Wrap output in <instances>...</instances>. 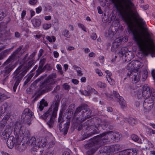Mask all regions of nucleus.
<instances>
[{"label":"nucleus","instance_id":"1","mask_svg":"<svg viewBox=\"0 0 155 155\" xmlns=\"http://www.w3.org/2000/svg\"><path fill=\"white\" fill-rule=\"evenodd\" d=\"M129 34L132 33L133 39L136 42L143 55L147 56L150 54L152 57H155V46L153 39L148 36L143 40L136 28L132 25H129L127 28Z\"/></svg>","mask_w":155,"mask_h":155},{"label":"nucleus","instance_id":"2","mask_svg":"<svg viewBox=\"0 0 155 155\" xmlns=\"http://www.w3.org/2000/svg\"><path fill=\"white\" fill-rule=\"evenodd\" d=\"M117 11L119 13L122 17L125 19L128 18L130 15V12H132L131 9L134 10V14L138 16V13L135 9L134 4L130 0H122L125 4L124 5L121 2L117 0H112Z\"/></svg>","mask_w":155,"mask_h":155},{"label":"nucleus","instance_id":"3","mask_svg":"<svg viewBox=\"0 0 155 155\" xmlns=\"http://www.w3.org/2000/svg\"><path fill=\"white\" fill-rule=\"evenodd\" d=\"M56 77V74L52 73L41 83L33 102H35L41 95L52 90L53 88L52 85L55 84L57 82L56 80L54 79Z\"/></svg>","mask_w":155,"mask_h":155},{"label":"nucleus","instance_id":"4","mask_svg":"<svg viewBox=\"0 0 155 155\" xmlns=\"http://www.w3.org/2000/svg\"><path fill=\"white\" fill-rule=\"evenodd\" d=\"M34 63V61L31 60L28 62V64H27L25 68L21 69V67L20 66L15 71L14 73V75L12 79L13 83L14 84L13 90L14 92L16 91V88L23 77L33 65Z\"/></svg>","mask_w":155,"mask_h":155},{"label":"nucleus","instance_id":"5","mask_svg":"<svg viewBox=\"0 0 155 155\" xmlns=\"http://www.w3.org/2000/svg\"><path fill=\"white\" fill-rule=\"evenodd\" d=\"M54 102V104L51 106V107H53V110H52V108H50L43 115L41 116V117L44 120H45L48 117H49L50 120L47 123L50 128L52 127L53 126L54 120L56 116L60 101L57 100Z\"/></svg>","mask_w":155,"mask_h":155},{"label":"nucleus","instance_id":"6","mask_svg":"<svg viewBox=\"0 0 155 155\" xmlns=\"http://www.w3.org/2000/svg\"><path fill=\"white\" fill-rule=\"evenodd\" d=\"M106 133H104L101 134L95 137L93 139H91L89 140L88 143L86 144L84 147L86 149H92L95 145H102L103 143H105L107 142V138L106 136L102 138V136L104 135Z\"/></svg>","mask_w":155,"mask_h":155},{"label":"nucleus","instance_id":"7","mask_svg":"<svg viewBox=\"0 0 155 155\" xmlns=\"http://www.w3.org/2000/svg\"><path fill=\"white\" fill-rule=\"evenodd\" d=\"M63 115V110H61L59 117L58 120V123L59 126V130L61 131L63 133V134L65 135L66 134L67 132L68 129L70 126V121L69 120H67V122L64 124V127L63 128H62V124L64 121V117ZM67 118L68 120L70 119L71 117L69 116H67Z\"/></svg>","mask_w":155,"mask_h":155},{"label":"nucleus","instance_id":"8","mask_svg":"<svg viewBox=\"0 0 155 155\" xmlns=\"http://www.w3.org/2000/svg\"><path fill=\"white\" fill-rule=\"evenodd\" d=\"M34 116L33 113L29 109L26 108L23 111L21 115V121L25 124L30 125Z\"/></svg>","mask_w":155,"mask_h":155},{"label":"nucleus","instance_id":"9","mask_svg":"<svg viewBox=\"0 0 155 155\" xmlns=\"http://www.w3.org/2000/svg\"><path fill=\"white\" fill-rule=\"evenodd\" d=\"M84 110L81 112L80 115L79 119L81 121H84L86 119L90 117L91 114V110L88 108V105L86 104V107L84 108Z\"/></svg>","mask_w":155,"mask_h":155},{"label":"nucleus","instance_id":"10","mask_svg":"<svg viewBox=\"0 0 155 155\" xmlns=\"http://www.w3.org/2000/svg\"><path fill=\"white\" fill-rule=\"evenodd\" d=\"M104 133H107L105 134L102 136V137H103L104 136V137L106 136L107 137V140H108V137L107 136L105 135L107 134H111L112 133V134L111 135H109V136L110 137L111 139H113V140H117V141L119 140H120V138H121V136L120 135V134H119L118 132H113L112 131H107L106 132H105Z\"/></svg>","mask_w":155,"mask_h":155},{"label":"nucleus","instance_id":"11","mask_svg":"<svg viewBox=\"0 0 155 155\" xmlns=\"http://www.w3.org/2000/svg\"><path fill=\"white\" fill-rule=\"evenodd\" d=\"M15 66L14 64H9L7 66L4 68V69L1 71V74L5 77L6 76L5 79H6L8 78V74L15 68Z\"/></svg>","mask_w":155,"mask_h":155},{"label":"nucleus","instance_id":"12","mask_svg":"<svg viewBox=\"0 0 155 155\" xmlns=\"http://www.w3.org/2000/svg\"><path fill=\"white\" fill-rule=\"evenodd\" d=\"M17 136L16 138H18L19 136L22 137L24 136L25 137H28L30 135L29 131L25 129L23 127L21 129L19 130V133L18 134H15Z\"/></svg>","mask_w":155,"mask_h":155},{"label":"nucleus","instance_id":"13","mask_svg":"<svg viewBox=\"0 0 155 155\" xmlns=\"http://www.w3.org/2000/svg\"><path fill=\"white\" fill-rule=\"evenodd\" d=\"M142 88V96L144 97V98H148L151 95L152 92L150 88L147 85H145Z\"/></svg>","mask_w":155,"mask_h":155},{"label":"nucleus","instance_id":"14","mask_svg":"<svg viewBox=\"0 0 155 155\" xmlns=\"http://www.w3.org/2000/svg\"><path fill=\"white\" fill-rule=\"evenodd\" d=\"M143 66L141 62L137 60L132 61L128 65V66L130 67L131 68L136 69H139Z\"/></svg>","mask_w":155,"mask_h":155},{"label":"nucleus","instance_id":"15","mask_svg":"<svg viewBox=\"0 0 155 155\" xmlns=\"http://www.w3.org/2000/svg\"><path fill=\"white\" fill-rule=\"evenodd\" d=\"M16 140L17 141V142H16L15 145L16 149L20 152L25 150L26 148V145L23 143L21 144L20 143V141L19 140V139L18 138H16Z\"/></svg>","mask_w":155,"mask_h":155},{"label":"nucleus","instance_id":"16","mask_svg":"<svg viewBox=\"0 0 155 155\" xmlns=\"http://www.w3.org/2000/svg\"><path fill=\"white\" fill-rule=\"evenodd\" d=\"M90 122V121H87V122H86L85 123L84 126H87L86 127H84V128L86 129V130H99V125H91Z\"/></svg>","mask_w":155,"mask_h":155},{"label":"nucleus","instance_id":"17","mask_svg":"<svg viewBox=\"0 0 155 155\" xmlns=\"http://www.w3.org/2000/svg\"><path fill=\"white\" fill-rule=\"evenodd\" d=\"M137 152L135 149H127L121 151L119 155H136Z\"/></svg>","mask_w":155,"mask_h":155},{"label":"nucleus","instance_id":"18","mask_svg":"<svg viewBox=\"0 0 155 155\" xmlns=\"http://www.w3.org/2000/svg\"><path fill=\"white\" fill-rule=\"evenodd\" d=\"M14 137L12 136H11L8 138L7 141V144L8 147L10 149L12 148L14 144L15 145L16 142L17 141L16 140V138L15 140V142L14 141Z\"/></svg>","mask_w":155,"mask_h":155},{"label":"nucleus","instance_id":"19","mask_svg":"<svg viewBox=\"0 0 155 155\" xmlns=\"http://www.w3.org/2000/svg\"><path fill=\"white\" fill-rule=\"evenodd\" d=\"M43 151L40 150L38 146L36 145L34 146L31 149V152L34 155H41Z\"/></svg>","mask_w":155,"mask_h":155},{"label":"nucleus","instance_id":"20","mask_svg":"<svg viewBox=\"0 0 155 155\" xmlns=\"http://www.w3.org/2000/svg\"><path fill=\"white\" fill-rule=\"evenodd\" d=\"M88 131L90 132L89 133L87 134H83L84 137L82 140H84L87 138L91 137L94 134H98L99 133V130H88Z\"/></svg>","mask_w":155,"mask_h":155},{"label":"nucleus","instance_id":"21","mask_svg":"<svg viewBox=\"0 0 155 155\" xmlns=\"http://www.w3.org/2000/svg\"><path fill=\"white\" fill-rule=\"evenodd\" d=\"M85 107H86V104H81L78 107H77L74 113V117L76 116L80 112H82L83 110H84V108Z\"/></svg>","mask_w":155,"mask_h":155},{"label":"nucleus","instance_id":"22","mask_svg":"<svg viewBox=\"0 0 155 155\" xmlns=\"http://www.w3.org/2000/svg\"><path fill=\"white\" fill-rule=\"evenodd\" d=\"M31 21L35 27L38 28L41 25V21L39 19L34 18L32 19Z\"/></svg>","mask_w":155,"mask_h":155},{"label":"nucleus","instance_id":"23","mask_svg":"<svg viewBox=\"0 0 155 155\" xmlns=\"http://www.w3.org/2000/svg\"><path fill=\"white\" fill-rule=\"evenodd\" d=\"M22 124L19 122H16L15 124L14 127V133L15 134H18L19 133V130L23 127H22Z\"/></svg>","mask_w":155,"mask_h":155},{"label":"nucleus","instance_id":"24","mask_svg":"<svg viewBox=\"0 0 155 155\" xmlns=\"http://www.w3.org/2000/svg\"><path fill=\"white\" fill-rule=\"evenodd\" d=\"M110 153H113L117 151L120 149V146L118 144H115L109 146Z\"/></svg>","mask_w":155,"mask_h":155},{"label":"nucleus","instance_id":"25","mask_svg":"<svg viewBox=\"0 0 155 155\" xmlns=\"http://www.w3.org/2000/svg\"><path fill=\"white\" fill-rule=\"evenodd\" d=\"M140 72H135L132 78V80H134V82L136 83L138 82L140 80Z\"/></svg>","mask_w":155,"mask_h":155},{"label":"nucleus","instance_id":"26","mask_svg":"<svg viewBox=\"0 0 155 155\" xmlns=\"http://www.w3.org/2000/svg\"><path fill=\"white\" fill-rule=\"evenodd\" d=\"M36 140L35 137H31L30 139L28 140V141H27L26 144H28L29 146H32L36 145Z\"/></svg>","mask_w":155,"mask_h":155},{"label":"nucleus","instance_id":"27","mask_svg":"<svg viewBox=\"0 0 155 155\" xmlns=\"http://www.w3.org/2000/svg\"><path fill=\"white\" fill-rule=\"evenodd\" d=\"M148 100H146L143 102V106L144 108L147 110H150L152 107V104L151 103H149Z\"/></svg>","mask_w":155,"mask_h":155},{"label":"nucleus","instance_id":"28","mask_svg":"<svg viewBox=\"0 0 155 155\" xmlns=\"http://www.w3.org/2000/svg\"><path fill=\"white\" fill-rule=\"evenodd\" d=\"M47 106V102L45 99H42L40 102V105L38 107L40 111H42L45 107H46Z\"/></svg>","mask_w":155,"mask_h":155},{"label":"nucleus","instance_id":"29","mask_svg":"<svg viewBox=\"0 0 155 155\" xmlns=\"http://www.w3.org/2000/svg\"><path fill=\"white\" fill-rule=\"evenodd\" d=\"M22 47V46H20L16 50L14 51L11 56L13 58V57H14V59L17 58V57H18V54L21 50Z\"/></svg>","mask_w":155,"mask_h":155},{"label":"nucleus","instance_id":"30","mask_svg":"<svg viewBox=\"0 0 155 155\" xmlns=\"http://www.w3.org/2000/svg\"><path fill=\"white\" fill-rule=\"evenodd\" d=\"M117 101L119 103V104L120 105L121 107L122 108H124L127 107V105L126 102L122 97H120V98L119 99L118 101Z\"/></svg>","mask_w":155,"mask_h":155},{"label":"nucleus","instance_id":"31","mask_svg":"<svg viewBox=\"0 0 155 155\" xmlns=\"http://www.w3.org/2000/svg\"><path fill=\"white\" fill-rule=\"evenodd\" d=\"M102 127H106L105 128L106 130H111L113 128V127L109 124V123L108 121H104L102 124Z\"/></svg>","mask_w":155,"mask_h":155},{"label":"nucleus","instance_id":"32","mask_svg":"<svg viewBox=\"0 0 155 155\" xmlns=\"http://www.w3.org/2000/svg\"><path fill=\"white\" fill-rule=\"evenodd\" d=\"M8 105L7 103H4L0 107V112L2 114H4L8 108Z\"/></svg>","mask_w":155,"mask_h":155},{"label":"nucleus","instance_id":"33","mask_svg":"<svg viewBox=\"0 0 155 155\" xmlns=\"http://www.w3.org/2000/svg\"><path fill=\"white\" fill-rule=\"evenodd\" d=\"M115 33L113 32L111 29H109L108 31L105 33V35L107 37L112 38L114 35Z\"/></svg>","mask_w":155,"mask_h":155},{"label":"nucleus","instance_id":"34","mask_svg":"<svg viewBox=\"0 0 155 155\" xmlns=\"http://www.w3.org/2000/svg\"><path fill=\"white\" fill-rule=\"evenodd\" d=\"M119 46V45L118 44L116 43H113L111 48V51L114 52H116Z\"/></svg>","mask_w":155,"mask_h":155},{"label":"nucleus","instance_id":"35","mask_svg":"<svg viewBox=\"0 0 155 155\" xmlns=\"http://www.w3.org/2000/svg\"><path fill=\"white\" fill-rule=\"evenodd\" d=\"M9 136V133L6 130H5L3 132L2 137V139L5 140L8 138Z\"/></svg>","mask_w":155,"mask_h":155},{"label":"nucleus","instance_id":"36","mask_svg":"<svg viewBox=\"0 0 155 155\" xmlns=\"http://www.w3.org/2000/svg\"><path fill=\"white\" fill-rule=\"evenodd\" d=\"M14 58L12 57L11 56H10L4 62L3 64V65L5 66L6 65L12 62L14 60Z\"/></svg>","mask_w":155,"mask_h":155},{"label":"nucleus","instance_id":"37","mask_svg":"<svg viewBox=\"0 0 155 155\" xmlns=\"http://www.w3.org/2000/svg\"><path fill=\"white\" fill-rule=\"evenodd\" d=\"M44 68H42V66H39L38 68L36 71V74L35 75V77L38 76L41 73L44 71Z\"/></svg>","mask_w":155,"mask_h":155},{"label":"nucleus","instance_id":"38","mask_svg":"<svg viewBox=\"0 0 155 155\" xmlns=\"http://www.w3.org/2000/svg\"><path fill=\"white\" fill-rule=\"evenodd\" d=\"M113 97L117 101H118L119 99L122 97L120 96L119 93L116 91H113Z\"/></svg>","mask_w":155,"mask_h":155},{"label":"nucleus","instance_id":"39","mask_svg":"<svg viewBox=\"0 0 155 155\" xmlns=\"http://www.w3.org/2000/svg\"><path fill=\"white\" fill-rule=\"evenodd\" d=\"M74 68L76 70L78 75L81 76L83 75V74L82 73L81 68H80L75 65L74 66Z\"/></svg>","mask_w":155,"mask_h":155},{"label":"nucleus","instance_id":"40","mask_svg":"<svg viewBox=\"0 0 155 155\" xmlns=\"http://www.w3.org/2000/svg\"><path fill=\"white\" fill-rule=\"evenodd\" d=\"M33 76V75L31 74L29 75L28 77H27L26 80L24 82V84H23V86H25L30 81L31 78H32Z\"/></svg>","mask_w":155,"mask_h":155},{"label":"nucleus","instance_id":"41","mask_svg":"<svg viewBox=\"0 0 155 155\" xmlns=\"http://www.w3.org/2000/svg\"><path fill=\"white\" fill-rule=\"evenodd\" d=\"M96 151V150L94 148H92L87 151L86 155H93Z\"/></svg>","mask_w":155,"mask_h":155},{"label":"nucleus","instance_id":"42","mask_svg":"<svg viewBox=\"0 0 155 155\" xmlns=\"http://www.w3.org/2000/svg\"><path fill=\"white\" fill-rule=\"evenodd\" d=\"M46 76V75H43L41 76V77L39 78H38L36 80H35L33 83V84L34 85H36V84L39 82L41 81Z\"/></svg>","mask_w":155,"mask_h":155},{"label":"nucleus","instance_id":"43","mask_svg":"<svg viewBox=\"0 0 155 155\" xmlns=\"http://www.w3.org/2000/svg\"><path fill=\"white\" fill-rule=\"evenodd\" d=\"M126 52V51L125 49V48H122L119 52L120 56V57H123L125 54Z\"/></svg>","mask_w":155,"mask_h":155},{"label":"nucleus","instance_id":"44","mask_svg":"<svg viewBox=\"0 0 155 155\" xmlns=\"http://www.w3.org/2000/svg\"><path fill=\"white\" fill-rule=\"evenodd\" d=\"M128 121L129 124L132 125L134 124L136 122V120L133 117L129 118Z\"/></svg>","mask_w":155,"mask_h":155},{"label":"nucleus","instance_id":"45","mask_svg":"<svg viewBox=\"0 0 155 155\" xmlns=\"http://www.w3.org/2000/svg\"><path fill=\"white\" fill-rule=\"evenodd\" d=\"M62 34L67 38H69L71 36L70 35H69V31L67 30H64L63 31Z\"/></svg>","mask_w":155,"mask_h":155},{"label":"nucleus","instance_id":"46","mask_svg":"<svg viewBox=\"0 0 155 155\" xmlns=\"http://www.w3.org/2000/svg\"><path fill=\"white\" fill-rule=\"evenodd\" d=\"M8 98V97L6 95L4 94L0 93V101H3Z\"/></svg>","mask_w":155,"mask_h":155},{"label":"nucleus","instance_id":"47","mask_svg":"<svg viewBox=\"0 0 155 155\" xmlns=\"http://www.w3.org/2000/svg\"><path fill=\"white\" fill-rule=\"evenodd\" d=\"M102 150L104 153H110V149L109 146H104L102 148Z\"/></svg>","mask_w":155,"mask_h":155},{"label":"nucleus","instance_id":"48","mask_svg":"<svg viewBox=\"0 0 155 155\" xmlns=\"http://www.w3.org/2000/svg\"><path fill=\"white\" fill-rule=\"evenodd\" d=\"M46 38L50 42H51L52 41L54 42L56 40L54 36H52L51 37L49 36H47Z\"/></svg>","mask_w":155,"mask_h":155},{"label":"nucleus","instance_id":"49","mask_svg":"<svg viewBox=\"0 0 155 155\" xmlns=\"http://www.w3.org/2000/svg\"><path fill=\"white\" fill-rule=\"evenodd\" d=\"M51 26V23L46 24L45 23L43 24V28L45 30H47L49 29Z\"/></svg>","mask_w":155,"mask_h":155},{"label":"nucleus","instance_id":"50","mask_svg":"<svg viewBox=\"0 0 155 155\" xmlns=\"http://www.w3.org/2000/svg\"><path fill=\"white\" fill-rule=\"evenodd\" d=\"M87 90H89L90 91L91 90V92H93L94 94H98V92H97L94 89L91 88L90 86H88L87 87Z\"/></svg>","mask_w":155,"mask_h":155},{"label":"nucleus","instance_id":"51","mask_svg":"<svg viewBox=\"0 0 155 155\" xmlns=\"http://www.w3.org/2000/svg\"><path fill=\"white\" fill-rule=\"evenodd\" d=\"M132 139L135 142H137L139 140V137L136 135L133 134L131 136Z\"/></svg>","mask_w":155,"mask_h":155},{"label":"nucleus","instance_id":"52","mask_svg":"<svg viewBox=\"0 0 155 155\" xmlns=\"http://www.w3.org/2000/svg\"><path fill=\"white\" fill-rule=\"evenodd\" d=\"M107 80L108 82L110 83V84L111 85H114L115 84V82L114 79L111 78H107Z\"/></svg>","mask_w":155,"mask_h":155},{"label":"nucleus","instance_id":"53","mask_svg":"<svg viewBox=\"0 0 155 155\" xmlns=\"http://www.w3.org/2000/svg\"><path fill=\"white\" fill-rule=\"evenodd\" d=\"M62 87L63 88L66 90H69L70 89V86L67 83L63 84Z\"/></svg>","mask_w":155,"mask_h":155},{"label":"nucleus","instance_id":"54","mask_svg":"<svg viewBox=\"0 0 155 155\" xmlns=\"http://www.w3.org/2000/svg\"><path fill=\"white\" fill-rule=\"evenodd\" d=\"M81 93L82 94L86 96H88L89 95H90V94L91 93V91H90V90H88V91H87L86 90H85L84 91L81 92Z\"/></svg>","mask_w":155,"mask_h":155},{"label":"nucleus","instance_id":"55","mask_svg":"<svg viewBox=\"0 0 155 155\" xmlns=\"http://www.w3.org/2000/svg\"><path fill=\"white\" fill-rule=\"evenodd\" d=\"M6 16L5 13L0 10V21L2 20Z\"/></svg>","mask_w":155,"mask_h":155},{"label":"nucleus","instance_id":"56","mask_svg":"<svg viewBox=\"0 0 155 155\" xmlns=\"http://www.w3.org/2000/svg\"><path fill=\"white\" fill-rule=\"evenodd\" d=\"M57 69L58 70L59 72L60 73V74H63V72L62 70V68L60 64H57L56 66Z\"/></svg>","mask_w":155,"mask_h":155},{"label":"nucleus","instance_id":"57","mask_svg":"<svg viewBox=\"0 0 155 155\" xmlns=\"http://www.w3.org/2000/svg\"><path fill=\"white\" fill-rule=\"evenodd\" d=\"M97 85L101 88H103L106 87V84H105L100 81H99L97 82Z\"/></svg>","mask_w":155,"mask_h":155},{"label":"nucleus","instance_id":"58","mask_svg":"<svg viewBox=\"0 0 155 155\" xmlns=\"http://www.w3.org/2000/svg\"><path fill=\"white\" fill-rule=\"evenodd\" d=\"M84 124L85 123H84L83 124H81L79 126L78 128V130H81V129H83L86 130V129L84 128V127H86L87 126H84Z\"/></svg>","mask_w":155,"mask_h":155},{"label":"nucleus","instance_id":"59","mask_svg":"<svg viewBox=\"0 0 155 155\" xmlns=\"http://www.w3.org/2000/svg\"><path fill=\"white\" fill-rule=\"evenodd\" d=\"M78 26L80 28H81L82 30H83L85 32H87V31L85 27L84 26V25L83 24L80 23H79L78 24Z\"/></svg>","mask_w":155,"mask_h":155},{"label":"nucleus","instance_id":"60","mask_svg":"<svg viewBox=\"0 0 155 155\" xmlns=\"http://www.w3.org/2000/svg\"><path fill=\"white\" fill-rule=\"evenodd\" d=\"M122 40L123 39L121 38L120 37L115 39L114 41L115 42L114 43H116L120 45L119 43L122 41Z\"/></svg>","mask_w":155,"mask_h":155},{"label":"nucleus","instance_id":"61","mask_svg":"<svg viewBox=\"0 0 155 155\" xmlns=\"http://www.w3.org/2000/svg\"><path fill=\"white\" fill-rule=\"evenodd\" d=\"M10 117L9 114H7L5 117H3L2 120L3 121H6L7 122V120H8Z\"/></svg>","mask_w":155,"mask_h":155},{"label":"nucleus","instance_id":"62","mask_svg":"<svg viewBox=\"0 0 155 155\" xmlns=\"http://www.w3.org/2000/svg\"><path fill=\"white\" fill-rule=\"evenodd\" d=\"M54 144L55 143L54 141H52L49 143L48 145V146L49 148H51L54 145Z\"/></svg>","mask_w":155,"mask_h":155},{"label":"nucleus","instance_id":"63","mask_svg":"<svg viewBox=\"0 0 155 155\" xmlns=\"http://www.w3.org/2000/svg\"><path fill=\"white\" fill-rule=\"evenodd\" d=\"M7 22H3L1 24V27L3 29H5L7 28Z\"/></svg>","mask_w":155,"mask_h":155},{"label":"nucleus","instance_id":"64","mask_svg":"<svg viewBox=\"0 0 155 155\" xmlns=\"http://www.w3.org/2000/svg\"><path fill=\"white\" fill-rule=\"evenodd\" d=\"M44 155H53V153L52 151L49 150L47 152H44Z\"/></svg>","mask_w":155,"mask_h":155}]
</instances>
